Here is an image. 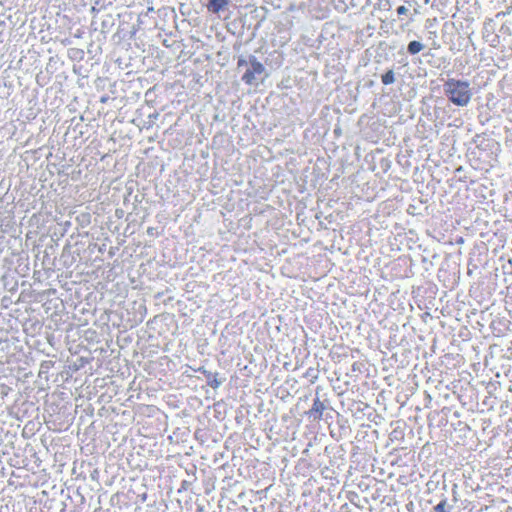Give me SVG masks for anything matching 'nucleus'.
Wrapping results in <instances>:
<instances>
[{"label": "nucleus", "instance_id": "1", "mask_svg": "<svg viewBox=\"0 0 512 512\" xmlns=\"http://www.w3.org/2000/svg\"><path fill=\"white\" fill-rule=\"evenodd\" d=\"M446 98L455 106H467L472 97L473 90L469 81L456 78H448L443 84Z\"/></svg>", "mask_w": 512, "mask_h": 512}, {"label": "nucleus", "instance_id": "6", "mask_svg": "<svg viewBox=\"0 0 512 512\" xmlns=\"http://www.w3.org/2000/svg\"><path fill=\"white\" fill-rule=\"evenodd\" d=\"M446 506H447V500L446 499H443L442 501H440L435 507H434V511L435 512H447L446 510Z\"/></svg>", "mask_w": 512, "mask_h": 512}, {"label": "nucleus", "instance_id": "9", "mask_svg": "<svg viewBox=\"0 0 512 512\" xmlns=\"http://www.w3.org/2000/svg\"><path fill=\"white\" fill-rule=\"evenodd\" d=\"M396 11H397L398 15H404V14H406L408 12V8L406 6H404V5H401V6H399L397 8Z\"/></svg>", "mask_w": 512, "mask_h": 512}, {"label": "nucleus", "instance_id": "3", "mask_svg": "<svg viewBox=\"0 0 512 512\" xmlns=\"http://www.w3.org/2000/svg\"><path fill=\"white\" fill-rule=\"evenodd\" d=\"M324 409H325V406H324L323 402H321L320 399L317 397L313 401V405L309 411V415H310V417H313L314 419H320Z\"/></svg>", "mask_w": 512, "mask_h": 512}, {"label": "nucleus", "instance_id": "2", "mask_svg": "<svg viewBox=\"0 0 512 512\" xmlns=\"http://www.w3.org/2000/svg\"><path fill=\"white\" fill-rule=\"evenodd\" d=\"M231 0H210L207 9L215 14L225 11Z\"/></svg>", "mask_w": 512, "mask_h": 512}, {"label": "nucleus", "instance_id": "11", "mask_svg": "<svg viewBox=\"0 0 512 512\" xmlns=\"http://www.w3.org/2000/svg\"><path fill=\"white\" fill-rule=\"evenodd\" d=\"M251 65H252L253 70H255L256 66H255L254 62H252Z\"/></svg>", "mask_w": 512, "mask_h": 512}, {"label": "nucleus", "instance_id": "8", "mask_svg": "<svg viewBox=\"0 0 512 512\" xmlns=\"http://www.w3.org/2000/svg\"><path fill=\"white\" fill-rule=\"evenodd\" d=\"M222 384V381L221 380H218L216 376H214L210 381H209V385L216 389L218 388L220 385Z\"/></svg>", "mask_w": 512, "mask_h": 512}, {"label": "nucleus", "instance_id": "5", "mask_svg": "<svg viewBox=\"0 0 512 512\" xmlns=\"http://www.w3.org/2000/svg\"><path fill=\"white\" fill-rule=\"evenodd\" d=\"M382 83L384 85H390L395 81V74L393 70H388L385 74L381 77Z\"/></svg>", "mask_w": 512, "mask_h": 512}, {"label": "nucleus", "instance_id": "10", "mask_svg": "<svg viewBox=\"0 0 512 512\" xmlns=\"http://www.w3.org/2000/svg\"><path fill=\"white\" fill-rule=\"evenodd\" d=\"M257 68H258V74H260L263 70L262 65L260 63H258Z\"/></svg>", "mask_w": 512, "mask_h": 512}, {"label": "nucleus", "instance_id": "7", "mask_svg": "<svg viewBox=\"0 0 512 512\" xmlns=\"http://www.w3.org/2000/svg\"><path fill=\"white\" fill-rule=\"evenodd\" d=\"M242 79L247 84H251L252 80L254 79V71L253 70H247V72L243 75Z\"/></svg>", "mask_w": 512, "mask_h": 512}, {"label": "nucleus", "instance_id": "4", "mask_svg": "<svg viewBox=\"0 0 512 512\" xmlns=\"http://www.w3.org/2000/svg\"><path fill=\"white\" fill-rule=\"evenodd\" d=\"M423 48H424V46L421 42L414 40L408 44L407 51L409 54L415 55V54L419 53L420 51H422Z\"/></svg>", "mask_w": 512, "mask_h": 512}]
</instances>
